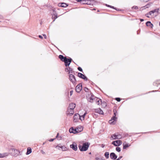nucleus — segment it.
Wrapping results in <instances>:
<instances>
[{"label":"nucleus","instance_id":"nucleus-57","mask_svg":"<svg viewBox=\"0 0 160 160\" xmlns=\"http://www.w3.org/2000/svg\"><path fill=\"white\" fill-rule=\"evenodd\" d=\"M58 135H59V133H57V135L56 136V138H58Z\"/></svg>","mask_w":160,"mask_h":160},{"label":"nucleus","instance_id":"nucleus-21","mask_svg":"<svg viewBox=\"0 0 160 160\" xmlns=\"http://www.w3.org/2000/svg\"><path fill=\"white\" fill-rule=\"evenodd\" d=\"M59 147L60 148H61L62 149V150L63 151H65L66 150L67 148L64 146H62L60 145V144H58L56 148L57 147Z\"/></svg>","mask_w":160,"mask_h":160},{"label":"nucleus","instance_id":"nucleus-46","mask_svg":"<svg viewBox=\"0 0 160 160\" xmlns=\"http://www.w3.org/2000/svg\"><path fill=\"white\" fill-rule=\"evenodd\" d=\"M122 158V156H120V157H119V158L118 159H116V160H120Z\"/></svg>","mask_w":160,"mask_h":160},{"label":"nucleus","instance_id":"nucleus-32","mask_svg":"<svg viewBox=\"0 0 160 160\" xmlns=\"http://www.w3.org/2000/svg\"><path fill=\"white\" fill-rule=\"evenodd\" d=\"M100 110V108H98L97 109H94V112L96 113H98L99 112V111Z\"/></svg>","mask_w":160,"mask_h":160},{"label":"nucleus","instance_id":"nucleus-9","mask_svg":"<svg viewBox=\"0 0 160 160\" xmlns=\"http://www.w3.org/2000/svg\"><path fill=\"white\" fill-rule=\"evenodd\" d=\"M82 83L78 84L75 88V90L76 92L79 93L82 89Z\"/></svg>","mask_w":160,"mask_h":160},{"label":"nucleus","instance_id":"nucleus-33","mask_svg":"<svg viewBox=\"0 0 160 160\" xmlns=\"http://www.w3.org/2000/svg\"><path fill=\"white\" fill-rule=\"evenodd\" d=\"M116 141H118V142H116V143H117V145H119V144L120 143V145H121L122 144V142L121 140H116Z\"/></svg>","mask_w":160,"mask_h":160},{"label":"nucleus","instance_id":"nucleus-19","mask_svg":"<svg viewBox=\"0 0 160 160\" xmlns=\"http://www.w3.org/2000/svg\"><path fill=\"white\" fill-rule=\"evenodd\" d=\"M111 138H112L111 139V140L120 139V137H118V135L116 133L112 134L111 136Z\"/></svg>","mask_w":160,"mask_h":160},{"label":"nucleus","instance_id":"nucleus-5","mask_svg":"<svg viewBox=\"0 0 160 160\" xmlns=\"http://www.w3.org/2000/svg\"><path fill=\"white\" fill-rule=\"evenodd\" d=\"M95 1L94 0H83L81 3L82 4H85L89 5H93Z\"/></svg>","mask_w":160,"mask_h":160},{"label":"nucleus","instance_id":"nucleus-10","mask_svg":"<svg viewBox=\"0 0 160 160\" xmlns=\"http://www.w3.org/2000/svg\"><path fill=\"white\" fill-rule=\"evenodd\" d=\"M70 148L75 151L77 150L78 148L76 143L75 142H73L72 144L70 145Z\"/></svg>","mask_w":160,"mask_h":160},{"label":"nucleus","instance_id":"nucleus-63","mask_svg":"<svg viewBox=\"0 0 160 160\" xmlns=\"http://www.w3.org/2000/svg\"><path fill=\"white\" fill-rule=\"evenodd\" d=\"M99 11H99V10H98L97 11V12H99Z\"/></svg>","mask_w":160,"mask_h":160},{"label":"nucleus","instance_id":"nucleus-27","mask_svg":"<svg viewBox=\"0 0 160 160\" xmlns=\"http://www.w3.org/2000/svg\"><path fill=\"white\" fill-rule=\"evenodd\" d=\"M68 74H70V73H73L74 72V71H73V69L72 68L69 67L68 71Z\"/></svg>","mask_w":160,"mask_h":160},{"label":"nucleus","instance_id":"nucleus-42","mask_svg":"<svg viewBox=\"0 0 160 160\" xmlns=\"http://www.w3.org/2000/svg\"><path fill=\"white\" fill-rule=\"evenodd\" d=\"M69 66L68 67H66V68H65V72H68V69H69Z\"/></svg>","mask_w":160,"mask_h":160},{"label":"nucleus","instance_id":"nucleus-17","mask_svg":"<svg viewBox=\"0 0 160 160\" xmlns=\"http://www.w3.org/2000/svg\"><path fill=\"white\" fill-rule=\"evenodd\" d=\"M159 8H156L153 10L150 11L149 12V14L150 15H151L152 14L154 13H157V14L159 12Z\"/></svg>","mask_w":160,"mask_h":160},{"label":"nucleus","instance_id":"nucleus-34","mask_svg":"<svg viewBox=\"0 0 160 160\" xmlns=\"http://www.w3.org/2000/svg\"><path fill=\"white\" fill-rule=\"evenodd\" d=\"M116 150L118 152H119L121 151V149L120 147H118L116 148Z\"/></svg>","mask_w":160,"mask_h":160},{"label":"nucleus","instance_id":"nucleus-20","mask_svg":"<svg viewBox=\"0 0 160 160\" xmlns=\"http://www.w3.org/2000/svg\"><path fill=\"white\" fill-rule=\"evenodd\" d=\"M125 143H126L125 142H124V143H123V149H126L130 146V144H129L128 143H126V144H124Z\"/></svg>","mask_w":160,"mask_h":160},{"label":"nucleus","instance_id":"nucleus-6","mask_svg":"<svg viewBox=\"0 0 160 160\" xmlns=\"http://www.w3.org/2000/svg\"><path fill=\"white\" fill-rule=\"evenodd\" d=\"M117 118L116 116L113 115L110 120L109 121V123L111 124H114L117 121Z\"/></svg>","mask_w":160,"mask_h":160},{"label":"nucleus","instance_id":"nucleus-31","mask_svg":"<svg viewBox=\"0 0 160 160\" xmlns=\"http://www.w3.org/2000/svg\"><path fill=\"white\" fill-rule=\"evenodd\" d=\"M105 5L108 7H109V8H111L113 9H114V7L108 5L107 4H105Z\"/></svg>","mask_w":160,"mask_h":160},{"label":"nucleus","instance_id":"nucleus-49","mask_svg":"<svg viewBox=\"0 0 160 160\" xmlns=\"http://www.w3.org/2000/svg\"><path fill=\"white\" fill-rule=\"evenodd\" d=\"M42 35L46 39L47 38V36L45 34H42Z\"/></svg>","mask_w":160,"mask_h":160},{"label":"nucleus","instance_id":"nucleus-40","mask_svg":"<svg viewBox=\"0 0 160 160\" xmlns=\"http://www.w3.org/2000/svg\"><path fill=\"white\" fill-rule=\"evenodd\" d=\"M113 112H114L113 115L116 116V113H117V110L115 109H114L113 110Z\"/></svg>","mask_w":160,"mask_h":160},{"label":"nucleus","instance_id":"nucleus-60","mask_svg":"<svg viewBox=\"0 0 160 160\" xmlns=\"http://www.w3.org/2000/svg\"><path fill=\"white\" fill-rule=\"evenodd\" d=\"M137 32V34H139V30H138Z\"/></svg>","mask_w":160,"mask_h":160},{"label":"nucleus","instance_id":"nucleus-4","mask_svg":"<svg viewBox=\"0 0 160 160\" xmlns=\"http://www.w3.org/2000/svg\"><path fill=\"white\" fill-rule=\"evenodd\" d=\"M69 79L74 85H75L76 84V79L75 76L73 75L72 74H69Z\"/></svg>","mask_w":160,"mask_h":160},{"label":"nucleus","instance_id":"nucleus-25","mask_svg":"<svg viewBox=\"0 0 160 160\" xmlns=\"http://www.w3.org/2000/svg\"><path fill=\"white\" fill-rule=\"evenodd\" d=\"M152 2H149L148 3L147 5L143 7L145 8H149L152 4Z\"/></svg>","mask_w":160,"mask_h":160},{"label":"nucleus","instance_id":"nucleus-18","mask_svg":"<svg viewBox=\"0 0 160 160\" xmlns=\"http://www.w3.org/2000/svg\"><path fill=\"white\" fill-rule=\"evenodd\" d=\"M146 25L147 27H149L151 28H152L153 26V24L150 21L147 22L146 23Z\"/></svg>","mask_w":160,"mask_h":160},{"label":"nucleus","instance_id":"nucleus-24","mask_svg":"<svg viewBox=\"0 0 160 160\" xmlns=\"http://www.w3.org/2000/svg\"><path fill=\"white\" fill-rule=\"evenodd\" d=\"M32 152V149L31 148H28L27 149V152L26 153V154L27 155H28L30 154Z\"/></svg>","mask_w":160,"mask_h":160},{"label":"nucleus","instance_id":"nucleus-58","mask_svg":"<svg viewBox=\"0 0 160 160\" xmlns=\"http://www.w3.org/2000/svg\"><path fill=\"white\" fill-rule=\"evenodd\" d=\"M87 114V112H86L84 113L83 114V115H85V116L86 115V114Z\"/></svg>","mask_w":160,"mask_h":160},{"label":"nucleus","instance_id":"nucleus-51","mask_svg":"<svg viewBox=\"0 0 160 160\" xmlns=\"http://www.w3.org/2000/svg\"><path fill=\"white\" fill-rule=\"evenodd\" d=\"M85 115H83L82 116H81V118L82 117L83 118V119H84L85 118Z\"/></svg>","mask_w":160,"mask_h":160},{"label":"nucleus","instance_id":"nucleus-56","mask_svg":"<svg viewBox=\"0 0 160 160\" xmlns=\"http://www.w3.org/2000/svg\"><path fill=\"white\" fill-rule=\"evenodd\" d=\"M41 152L43 154H45V152L42 150L41 151Z\"/></svg>","mask_w":160,"mask_h":160},{"label":"nucleus","instance_id":"nucleus-3","mask_svg":"<svg viewBox=\"0 0 160 160\" xmlns=\"http://www.w3.org/2000/svg\"><path fill=\"white\" fill-rule=\"evenodd\" d=\"M72 61V58L69 57L65 59L63 62H64V65L66 67L69 66L71 63Z\"/></svg>","mask_w":160,"mask_h":160},{"label":"nucleus","instance_id":"nucleus-22","mask_svg":"<svg viewBox=\"0 0 160 160\" xmlns=\"http://www.w3.org/2000/svg\"><path fill=\"white\" fill-rule=\"evenodd\" d=\"M58 58L63 62L65 59H67V57H64L62 55H59Z\"/></svg>","mask_w":160,"mask_h":160},{"label":"nucleus","instance_id":"nucleus-8","mask_svg":"<svg viewBox=\"0 0 160 160\" xmlns=\"http://www.w3.org/2000/svg\"><path fill=\"white\" fill-rule=\"evenodd\" d=\"M78 76L79 78L84 79L85 81H87L88 80V78L84 74L80 73H78Z\"/></svg>","mask_w":160,"mask_h":160},{"label":"nucleus","instance_id":"nucleus-59","mask_svg":"<svg viewBox=\"0 0 160 160\" xmlns=\"http://www.w3.org/2000/svg\"><path fill=\"white\" fill-rule=\"evenodd\" d=\"M96 10V9H95V8H93V9H92V10Z\"/></svg>","mask_w":160,"mask_h":160},{"label":"nucleus","instance_id":"nucleus-47","mask_svg":"<svg viewBox=\"0 0 160 160\" xmlns=\"http://www.w3.org/2000/svg\"><path fill=\"white\" fill-rule=\"evenodd\" d=\"M150 15V14H149V12L148 13H146V14H145V16L148 18H149V15Z\"/></svg>","mask_w":160,"mask_h":160},{"label":"nucleus","instance_id":"nucleus-28","mask_svg":"<svg viewBox=\"0 0 160 160\" xmlns=\"http://www.w3.org/2000/svg\"><path fill=\"white\" fill-rule=\"evenodd\" d=\"M118 142V141H113L112 142V144H113L114 146H120V143H119V145H117L116 144V142Z\"/></svg>","mask_w":160,"mask_h":160},{"label":"nucleus","instance_id":"nucleus-16","mask_svg":"<svg viewBox=\"0 0 160 160\" xmlns=\"http://www.w3.org/2000/svg\"><path fill=\"white\" fill-rule=\"evenodd\" d=\"M76 107V104L73 103H71L69 104L68 109L73 110Z\"/></svg>","mask_w":160,"mask_h":160},{"label":"nucleus","instance_id":"nucleus-1","mask_svg":"<svg viewBox=\"0 0 160 160\" xmlns=\"http://www.w3.org/2000/svg\"><path fill=\"white\" fill-rule=\"evenodd\" d=\"M83 129V127L81 126L75 128H74L73 127H72L69 129V132L70 133L76 134L81 132L82 131Z\"/></svg>","mask_w":160,"mask_h":160},{"label":"nucleus","instance_id":"nucleus-44","mask_svg":"<svg viewBox=\"0 0 160 160\" xmlns=\"http://www.w3.org/2000/svg\"><path fill=\"white\" fill-rule=\"evenodd\" d=\"M102 158H99L98 157H96L95 158L96 160H101Z\"/></svg>","mask_w":160,"mask_h":160},{"label":"nucleus","instance_id":"nucleus-35","mask_svg":"<svg viewBox=\"0 0 160 160\" xmlns=\"http://www.w3.org/2000/svg\"><path fill=\"white\" fill-rule=\"evenodd\" d=\"M52 15H54V14H57L56 11L55 10V9H52Z\"/></svg>","mask_w":160,"mask_h":160},{"label":"nucleus","instance_id":"nucleus-43","mask_svg":"<svg viewBox=\"0 0 160 160\" xmlns=\"http://www.w3.org/2000/svg\"><path fill=\"white\" fill-rule=\"evenodd\" d=\"M132 9H138V6H133V7H132Z\"/></svg>","mask_w":160,"mask_h":160},{"label":"nucleus","instance_id":"nucleus-13","mask_svg":"<svg viewBox=\"0 0 160 160\" xmlns=\"http://www.w3.org/2000/svg\"><path fill=\"white\" fill-rule=\"evenodd\" d=\"M58 6L63 8H66L68 6V4L63 2L59 3L58 4Z\"/></svg>","mask_w":160,"mask_h":160},{"label":"nucleus","instance_id":"nucleus-11","mask_svg":"<svg viewBox=\"0 0 160 160\" xmlns=\"http://www.w3.org/2000/svg\"><path fill=\"white\" fill-rule=\"evenodd\" d=\"M110 157L111 159L115 160L117 158V156L115 153L112 152L110 153Z\"/></svg>","mask_w":160,"mask_h":160},{"label":"nucleus","instance_id":"nucleus-53","mask_svg":"<svg viewBox=\"0 0 160 160\" xmlns=\"http://www.w3.org/2000/svg\"><path fill=\"white\" fill-rule=\"evenodd\" d=\"M38 37L39 38H40L41 39H42L43 38V37L41 35H39L38 36Z\"/></svg>","mask_w":160,"mask_h":160},{"label":"nucleus","instance_id":"nucleus-14","mask_svg":"<svg viewBox=\"0 0 160 160\" xmlns=\"http://www.w3.org/2000/svg\"><path fill=\"white\" fill-rule=\"evenodd\" d=\"M11 150L14 152V156L15 157H17L19 155V153H20V152L18 150L15 149L14 148H12Z\"/></svg>","mask_w":160,"mask_h":160},{"label":"nucleus","instance_id":"nucleus-62","mask_svg":"<svg viewBox=\"0 0 160 160\" xmlns=\"http://www.w3.org/2000/svg\"><path fill=\"white\" fill-rule=\"evenodd\" d=\"M101 160H105V159H103L102 158Z\"/></svg>","mask_w":160,"mask_h":160},{"label":"nucleus","instance_id":"nucleus-39","mask_svg":"<svg viewBox=\"0 0 160 160\" xmlns=\"http://www.w3.org/2000/svg\"><path fill=\"white\" fill-rule=\"evenodd\" d=\"M115 100L118 102H120L121 101V98H116Z\"/></svg>","mask_w":160,"mask_h":160},{"label":"nucleus","instance_id":"nucleus-52","mask_svg":"<svg viewBox=\"0 0 160 160\" xmlns=\"http://www.w3.org/2000/svg\"><path fill=\"white\" fill-rule=\"evenodd\" d=\"M76 1H77L78 2H82V1L83 0H75Z\"/></svg>","mask_w":160,"mask_h":160},{"label":"nucleus","instance_id":"nucleus-55","mask_svg":"<svg viewBox=\"0 0 160 160\" xmlns=\"http://www.w3.org/2000/svg\"><path fill=\"white\" fill-rule=\"evenodd\" d=\"M104 146H105V145L103 144H102L101 147L102 148H103L104 147Z\"/></svg>","mask_w":160,"mask_h":160},{"label":"nucleus","instance_id":"nucleus-54","mask_svg":"<svg viewBox=\"0 0 160 160\" xmlns=\"http://www.w3.org/2000/svg\"><path fill=\"white\" fill-rule=\"evenodd\" d=\"M140 21L141 22H143L144 21V19H141V18L140 19Z\"/></svg>","mask_w":160,"mask_h":160},{"label":"nucleus","instance_id":"nucleus-23","mask_svg":"<svg viewBox=\"0 0 160 160\" xmlns=\"http://www.w3.org/2000/svg\"><path fill=\"white\" fill-rule=\"evenodd\" d=\"M67 112H68L67 113V114L70 115H73L74 113L73 110L72 109H68Z\"/></svg>","mask_w":160,"mask_h":160},{"label":"nucleus","instance_id":"nucleus-45","mask_svg":"<svg viewBox=\"0 0 160 160\" xmlns=\"http://www.w3.org/2000/svg\"><path fill=\"white\" fill-rule=\"evenodd\" d=\"M73 91L71 90L70 92V96H71L73 93Z\"/></svg>","mask_w":160,"mask_h":160},{"label":"nucleus","instance_id":"nucleus-15","mask_svg":"<svg viewBox=\"0 0 160 160\" xmlns=\"http://www.w3.org/2000/svg\"><path fill=\"white\" fill-rule=\"evenodd\" d=\"M94 101L96 102V103L98 105H99L100 103H102V100L97 97L95 98Z\"/></svg>","mask_w":160,"mask_h":160},{"label":"nucleus","instance_id":"nucleus-38","mask_svg":"<svg viewBox=\"0 0 160 160\" xmlns=\"http://www.w3.org/2000/svg\"><path fill=\"white\" fill-rule=\"evenodd\" d=\"M84 90L86 92H88L89 91L88 88L87 87H85L84 88Z\"/></svg>","mask_w":160,"mask_h":160},{"label":"nucleus","instance_id":"nucleus-50","mask_svg":"<svg viewBox=\"0 0 160 160\" xmlns=\"http://www.w3.org/2000/svg\"><path fill=\"white\" fill-rule=\"evenodd\" d=\"M118 135V137H120V139L122 138V136L120 134H117Z\"/></svg>","mask_w":160,"mask_h":160},{"label":"nucleus","instance_id":"nucleus-30","mask_svg":"<svg viewBox=\"0 0 160 160\" xmlns=\"http://www.w3.org/2000/svg\"><path fill=\"white\" fill-rule=\"evenodd\" d=\"M52 19H54L53 20V22L55 20L58 18L57 14H54V15H52Z\"/></svg>","mask_w":160,"mask_h":160},{"label":"nucleus","instance_id":"nucleus-29","mask_svg":"<svg viewBox=\"0 0 160 160\" xmlns=\"http://www.w3.org/2000/svg\"><path fill=\"white\" fill-rule=\"evenodd\" d=\"M8 154L7 153H4L3 154L0 153V158H2L5 157L6 156H7Z\"/></svg>","mask_w":160,"mask_h":160},{"label":"nucleus","instance_id":"nucleus-2","mask_svg":"<svg viewBox=\"0 0 160 160\" xmlns=\"http://www.w3.org/2000/svg\"><path fill=\"white\" fill-rule=\"evenodd\" d=\"M90 144L89 142H86L83 143L82 146L79 144L78 146V148L81 151H86L88 149Z\"/></svg>","mask_w":160,"mask_h":160},{"label":"nucleus","instance_id":"nucleus-7","mask_svg":"<svg viewBox=\"0 0 160 160\" xmlns=\"http://www.w3.org/2000/svg\"><path fill=\"white\" fill-rule=\"evenodd\" d=\"M78 119L82 120V119L81 118V116L78 113L75 114L73 116V121L75 122H77L78 121Z\"/></svg>","mask_w":160,"mask_h":160},{"label":"nucleus","instance_id":"nucleus-12","mask_svg":"<svg viewBox=\"0 0 160 160\" xmlns=\"http://www.w3.org/2000/svg\"><path fill=\"white\" fill-rule=\"evenodd\" d=\"M95 97H96L92 93L91 96L88 99V101L91 103L93 102V101H94V99H95Z\"/></svg>","mask_w":160,"mask_h":160},{"label":"nucleus","instance_id":"nucleus-37","mask_svg":"<svg viewBox=\"0 0 160 160\" xmlns=\"http://www.w3.org/2000/svg\"><path fill=\"white\" fill-rule=\"evenodd\" d=\"M78 69L81 72H83V70H82V68L81 67H79L78 68Z\"/></svg>","mask_w":160,"mask_h":160},{"label":"nucleus","instance_id":"nucleus-48","mask_svg":"<svg viewBox=\"0 0 160 160\" xmlns=\"http://www.w3.org/2000/svg\"><path fill=\"white\" fill-rule=\"evenodd\" d=\"M55 139V138H52L50 139L49 141L50 142H52L54 141V140Z\"/></svg>","mask_w":160,"mask_h":160},{"label":"nucleus","instance_id":"nucleus-61","mask_svg":"<svg viewBox=\"0 0 160 160\" xmlns=\"http://www.w3.org/2000/svg\"><path fill=\"white\" fill-rule=\"evenodd\" d=\"M89 154H91V152H90L89 153Z\"/></svg>","mask_w":160,"mask_h":160},{"label":"nucleus","instance_id":"nucleus-36","mask_svg":"<svg viewBox=\"0 0 160 160\" xmlns=\"http://www.w3.org/2000/svg\"><path fill=\"white\" fill-rule=\"evenodd\" d=\"M99 114H103V112L102 110L100 108V110L99 111Z\"/></svg>","mask_w":160,"mask_h":160},{"label":"nucleus","instance_id":"nucleus-26","mask_svg":"<svg viewBox=\"0 0 160 160\" xmlns=\"http://www.w3.org/2000/svg\"><path fill=\"white\" fill-rule=\"evenodd\" d=\"M109 152H106L104 154V156L105 157L106 159H108L109 157Z\"/></svg>","mask_w":160,"mask_h":160},{"label":"nucleus","instance_id":"nucleus-41","mask_svg":"<svg viewBox=\"0 0 160 160\" xmlns=\"http://www.w3.org/2000/svg\"><path fill=\"white\" fill-rule=\"evenodd\" d=\"M114 9L118 11H123V10H121L120 9H119V8H118L115 7H114Z\"/></svg>","mask_w":160,"mask_h":160},{"label":"nucleus","instance_id":"nucleus-64","mask_svg":"<svg viewBox=\"0 0 160 160\" xmlns=\"http://www.w3.org/2000/svg\"><path fill=\"white\" fill-rule=\"evenodd\" d=\"M159 26H160V22H159Z\"/></svg>","mask_w":160,"mask_h":160}]
</instances>
